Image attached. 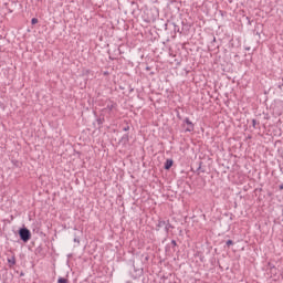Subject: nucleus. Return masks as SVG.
I'll return each mask as SVG.
<instances>
[{
    "label": "nucleus",
    "instance_id": "obj_1",
    "mask_svg": "<svg viewBox=\"0 0 283 283\" xmlns=\"http://www.w3.org/2000/svg\"><path fill=\"white\" fill-rule=\"evenodd\" d=\"M19 234L23 242H28L30 240V238H32L30 230H28L27 228L20 229Z\"/></svg>",
    "mask_w": 283,
    "mask_h": 283
},
{
    "label": "nucleus",
    "instance_id": "obj_2",
    "mask_svg": "<svg viewBox=\"0 0 283 283\" xmlns=\"http://www.w3.org/2000/svg\"><path fill=\"white\" fill-rule=\"evenodd\" d=\"M174 167V160L167 159L165 164V169H171Z\"/></svg>",
    "mask_w": 283,
    "mask_h": 283
},
{
    "label": "nucleus",
    "instance_id": "obj_3",
    "mask_svg": "<svg viewBox=\"0 0 283 283\" xmlns=\"http://www.w3.org/2000/svg\"><path fill=\"white\" fill-rule=\"evenodd\" d=\"M8 264L9 266H14V264H17V259L14 256L8 258Z\"/></svg>",
    "mask_w": 283,
    "mask_h": 283
},
{
    "label": "nucleus",
    "instance_id": "obj_4",
    "mask_svg": "<svg viewBox=\"0 0 283 283\" xmlns=\"http://www.w3.org/2000/svg\"><path fill=\"white\" fill-rule=\"evenodd\" d=\"M31 23H32V25H36V23H39V19L33 18V19L31 20Z\"/></svg>",
    "mask_w": 283,
    "mask_h": 283
},
{
    "label": "nucleus",
    "instance_id": "obj_5",
    "mask_svg": "<svg viewBox=\"0 0 283 283\" xmlns=\"http://www.w3.org/2000/svg\"><path fill=\"white\" fill-rule=\"evenodd\" d=\"M57 283H67V279L60 277L57 280Z\"/></svg>",
    "mask_w": 283,
    "mask_h": 283
},
{
    "label": "nucleus",
    "instance_id": "obj_6",
    "mask_svg": "<svg viewBox=\"0 0 283 283\" xmlns=\"http://www.w3.org/2000/svg\"><path fill=\"white\" fill-rule=\"evenodd\" d=\"M185 123H186V125H188V126L193 125V123H191V120H190L189 118H186V119H185Z\"/></svg>",
    "mask_w": 283,
    "mask_h": 283
},
{
    "label": "nucleus",
    "instance_id": "obj_7",
    "mask_svg": "<svg viewBox=\"0 0 283 283\" xmlns=\"http://www.w3.org/2000/svg\"><path fill=\"white\" fill-rule=\"evenodd\" d=\"M186 132H193V125L188 126V127L186 128Z\"/></svg>",
    "mask_w": 283,
    "mask_h": 283
},
{
    "label": "nucleus",
    "instance_id": "obj_8",
    "mask_svg": "<svg viewBox=\"0 0 283 283\" xmlns=\"http://www.w3.org/2000/svg\"><path fill=\"white\" fill-rule=\"evenodd\" d=\"M231 244H233V241H232V240H228V241H227V245H228V247H231Z\"/></svg>",
    "mask_w": 283,
    "mask_h": 283
},
{
    "label": "nucleus",
    "instance_id": "obj_9",
    "mask_svg": "<svg viewBox=\"0 0 283 283\" xmlns=\"http://www.w3.org/2000/svg\"><path fill=\"white\" fill-rule=\"evenodd\" d=\"M280 189H283V186H281Z\"/></svg>",
    "mask_w": 283,
    "mask_h": 283
}]
</instances>
